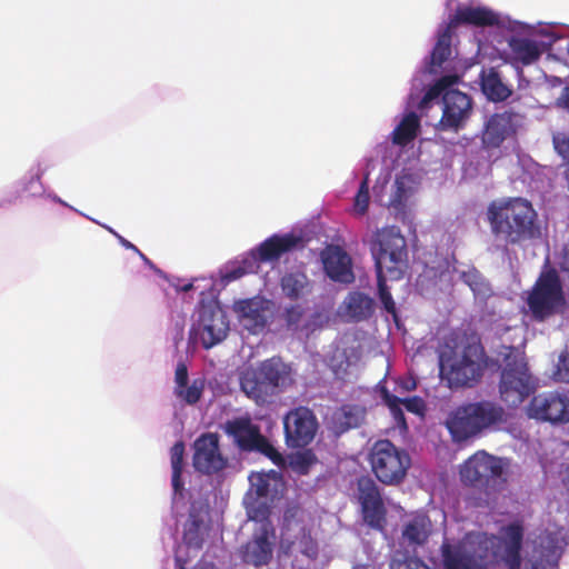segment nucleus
Returning a JSON list of instances; mask_svg holds the SVG:
<instances>
[{"label":"nucleus","instance_id":"obj_1","mask_svg":"<svg viewBox=\"0 0 569 569\" xmlns=\"http://www.w3.org/2000/svg\"><path fill=\"white\" fill-rule=\"evenodd\" d=\"M452 53L443 61L432 60V52L413 74L405 112L396 118L387 142L402 150L412 147L420 133V117L415 109L427 113L433 106L441 111L440 130L458 131L465 127L472 112L471 98L451 86L458 82L457 73H449Z\"/></svg>","mask_w":569,"mask_h":569},{"label":"nucleus","instance_id":"obj_2","mask_svg":"<svg viewBox=\"0 0 569 569\" xmlns=\"http://www.w3.org/2000/svg\"><path fill=\"white\" fill-rule=\"evenodd\" d=\"M459 24L489 27L493 36L491 42L496 44L506 42L509 57L516 63L532 64L543 53L541 38L538 34V22L527 23L486 6L469 2L458 4L453 13L449 14L448 22L439 27L437 42L432 49L433 61L441 62L452 53V36Z\"/></svg>","mask_w":569,"mask_h":569},{"label":"nucleus","instance_id":"obj_3","mask_svg":"<svg viewBox=\"0 0 569 569\" xmlns=\"http://www.w3.org/2000/svg\"><path fill=\"white\" fill-rule=\"evenodd\" d=\"M525 528L519 521L501 527L499 536L472 531L460 540L445 538L443 569H486L499 558L509 569L521 566Z\"/></svg>","mask_w":569,"mask_h":569},{"label":"nucleus","instance_id":"obj_4","mask_svg":"<svg viewBox=\"0 0 569 569\" xmlns=\"http://www.w3.org/2000/svg\"><path fill=\"white\" fill-rule=\"evenodd\" d=\"M487 216L492 233L507 243H519L541 236L537 212L527 199L493 201L488 207Z\"/></svg>","mask_w":569,"mask_h":569},{"label":"nucleus","instance_id":"obj_5","mask_svg":"<svg viewBox=\"0 0 569 569\" xmlns=\"http://www.w3.org/2000/svg\"><path fill=\"white\" fill-rule=\"evenodd\" d=\"M200 281L207 283L200 291L201 298L191 317L189 340L193 346H200L208 350L220 345L227 338L230 322L219 301L212 295L204 293V290L213 284L212 281L204 278ZM198 282L199 279H194L176 288L177 291L187 293L200 289Z\"/></svg>","mask_w":569,"mask_h":569},{"label":"nucleus","instance_id":"obj_6","mask_svg":"<svg viewBox=\"0 0 569 569\" xmlns=\"http://www.w3.org/2000/svg\"><path fill=\"white\" fill-rule=\"evenodd\" d=\"M293 383V371L279 357L262 361L257 368L246 369L240 375L241 390L257 405H266Z\"/></svg>","mask_w":569,"mask_h":569},{"label":"nucleus","instance_id":"obj_7","mask_svg":"<svg viewBox=\"0 0 569 569\" xmlns=\"http://www.w3.org/2000/svg\"><path fill=\"white\" fill-rule=\"evenodd\" d=\"M302 246V236L295 232L272 234L246 253L241 260L227 264L221 269L219 271L220 286L226 287L247 273H254L258 271L261 262H274L283 253Z\"/></svg>","mask_w":569,"mask_h":569},{"label":"nucleus","instance_id":"obj_8","mask_svg":"<svg viewBox=\"0 0 569 569\" xmlns=\"http://www.w3.org/2000/svg\"><path fill=\"white\" fill-rule=\"evenodd\" d=\"M376 271L387 273L390 280L400 279L408 267V248L398 227L377 229L369 240Z\"/></svg>","mask_w":569,"mask_h":569},{"label":"nucleus","instance_id":"obj_9","mask_svg":"<svg viewBox=\"0 0 569 569\" xmlns=\"http://www.w3.org/2000/svg\"><path fill=\"white\" fill-rule=\"evenodd\" d=\"M499 358L503 363L499 383L500 397L509 407H517L535 389L523 351L519 347L503 345Z\"/></svg>","mask_w":569,"mask_h":569},{"label":"nucleus","instance_id":"obj_10","mask_svg":"<svg viewBox=\"0 0 569 569\" xmlns=\"http://www.w3.org/2000/svg\"><path fill=\"white\" fill-rule=\"evenodd\" d=\"M503 415V409L490 401L467 403L449 415L446 426L453 441L460 442L501 422Z\"/></svg>","mask_w":569,"mask_h":569},{"label":"nucleus","instance_id":"obj_11","mask_svg":"<svg viewBox=\"0 0 569 569\" xmlns=\"http://www.w3.org/2000/svg\"><path fill=\"white\" fill-rule=\"evenodd\" d=\"M439 369L441 379L451 389L471 386L481 376L479 347L468 346L460 352L449 348L442 350Z\"/></svg>","mask_w":569,"mask_h":569},{"label":"nucleus","instance_id":"obj_12","mask_svg":"<svg viewBox=\"0 0 569 569\" xmlns=\"http://www.w3.org/2000/svg\"><path fill=\"white\" fill-rule=\"evenodd\" d=\"M369 460L377 479L386 485L401 482L411 463L409 455L389 440L377 441L370 450Z\"/></svg>","mask_w":569,"mask_h":569},{"label":"nucleus","instance_id":"obj_13","mask_svg":"<svg viewBox=\"0 0 569 569\" xmlns=\"http://www.w3.org/2000/svg\"><path fill=\"white\" fill-rule=\"evenodd\" d=\"M224 431L243 451H257L268 457L276 466L283 467L286 458L261 433L258 426L248 417L228 420Z\"/></svg>","mask_w":569,"mask_h":569},{"label":"nucleus","instance_id":"obj_14","mask_svg":"<svg viewBox=\"0 0 569 569\" xmlns=\"http://www.w3.org/2000/svg\"><path fill=\"white\" fill-rule=\"evenodd\" d=\"M563 303L560 279L556 271L541 273L527 298V305L537 320L555 315Z\"/></svg>","mask_w":569,"mask_h":569},{"label":"nucleus","instance_id":"obj_15","mask_svg":"<svg viewBox=\"0 0 569 569\" xmlns=\"http://www.w3.org/2000/svg\"><path fill=\"white\" fill-rule=\"evenodd\" d=\"M232 310L237 316L239 325L249 333H262L274 316V303L272 300L261 296L247 299H239L233 302Z\"/></svg>","mask_w":569,"mask_h":569},{"label":"nucleus","instance_id":"obj_16","mask_svg":"<svg viewBox=\"0 0 569 569\" xmlns=\"http://www.w3.org/2000/svg\"><path fill=\"white\" fill-rule=\"evenodd\" d=\"M506 467L507 461L505 459L485 451H478L463 463L460 476L466 483L485 486L489 485L490 481L505 480Z\"/></svg>","mask_w":569,"mask_h":569},{"label":"nucleus","instance_id":"obj_17","mask_svg":"<svg viewBox=\"0 0 569 569\" xmlns=\"http://www.w3.org/2000/svg\"><path fill=\"white\" fill-rule=\"evenodd\" d=\"M186 507L180 508V512L172 509L176 518L184 516L188 518L183 525V542L189 549L198 550L204 539L209 525V505L202 500H192L189 492H184ZM179 521V519H177Z\"/></svg>","mask_w":569,"mask_h":569},{"label":"nucleus","instance_id":"obj_18","mask_svg":"<svg viewBox=\"0 0 569 569\" xmlns=\"http://www.w3.org/2000/svg\"><path fill=\"white\" fill-rule=\"evenodd\" d=\"M420 184V173L411 169H403L396 174L395 181L390 187L389 198L385 204L397 218L405 220L415 204Z\"/></svg>","mask_w":569,"mask_h":569},{"label":"nucleus","instance_id":"obj_19","mask_svg":"<svg viewBox=\"0 0 569 569\" xmlns=\"http://www.w3.org/2000/svg\"><path fill=\"white\" fill-rule=\"evenodd\" d=\"M531 419L551 425L569 422V396L563 392L550 391L535 396L527 408Z\"/></svg>","mask_w":569,"mask_h":569},{"label":"nucleus","instance_id":"obj_20","mask_svg":"<svg viewBox=\"0 0 569 569\" xmlns=\"http://www.w3.org/2000/svg\"><path fill=\"white\" fill-rule=\"evenodd\" d=\"M276 532L272 523L254 528L251 538L240 549L243 563L260 568L268 566L273 557Z\"/></svg>","mask_w":569,"mask_h":569},{"label":"nucleus","instance_id":"obj_21","mask_svg":"<svg viewBox=\"0 0 569 569\" xmlns=\"http://www.w3.org/2000/svg\"><path fill=\"white\" fill-rule=\"evenodd\" d=\"M317 427L316 417L310 409L299 407L289 411L283 419L288 446L300 448L309 445L316 436Z\"/></svg>","mask_w":569,"mask_h":569},{"label":"nucleus","instance_id":"obj_22","mask_svg":"<svg viewBox=\"0 0 569 569\" xmlns=\"http://www.w3.org/2000/svg\"><path fill=\"white\" fill-rule=\"evenodd\" d=\"M523 114L512 108L501 113L492 114L486 122L482 141L489 148L499 147L507 138L516 133L522 126Z\"/></svg>","mask_w":569,"mask_h":569},{"label":"nucleus","instance_id":"obj_23","mask_svg":"<svg viewBox=\"0 0 569 569\" xmlns=\"http://www.w3.org/2000/svg\"><path fill=\"white\" fill-rule=\"evenodd\" d=\"M193 467L196 470L211 475L223 470L227 459L221 455L219 438L216 433L200 436L193 445Z\"/></svg>","mask_w":569,"mask_h":569},{"label":"nucleus","instance_id":"obj_24","mask_svg":"<svg viewBox=\"0 0 569 569\" xmlns=\"http://www.w3.org/2000/svg\"><path fill=\"white\" fill-rule=\"evenodd\" d=\"M320 258L326 276L332 281L347 284L355 280L351 258L339 246H327Z\"/></svg>","mask_w":569,"mask_h":569},{"label":"nucleus","instance_id":"obj_25","mask_svg":"<svg viewBox=\"0 0 569 569\" xmlns=\"http://www.w3.org/2000/svg\"><path fill=\"white\" fill-rule=\"evenodd\" d=\"M359 501L363 519L372 528H382L385 508L376 483L368 478L358 481Z\"/></svg>","mask_w":569,"mask_h":569},{"label":"nucleus","instance_id":"obj_26","mask_svg":"<svg viewBox=\"0 0 569 569\" xmlns=\"http://www.w3.org/2000/svg\"><path fill=\"white\" fill-rule=\"evenodd\" d=\"M359 501L363 519L372 528H382L385 508L376 483L368 478L358 481Z\"/></svg>","mask_w":569,"mask_h":569},{"label":"nucleus","instance_id":"obj_27","mask_svg":"<svg viewBox=\"0 0 569 569\" xmlns=\"http://www.w3.org/2000/svg\"><path fill=\"white\" fill-rule=\"evenodd\" d=\"M289 513L290 510L284 513L282 543L291 553L299 552L308 558H315L318 551L316 541L303 526L290 520Z\"/></svg>","mask_w":569,"mask_h":569},{"label":"nucleus","instance_id":"obj_28","mask_svg":"<svg viewBox=\"0 0 569 569\" xmlns=\"http://www.w3.org/2000/svg\"><path fill=\"white\" fill-rule=\"evenodd\" d=\"M543 52H549L557 60L569 58V27L559 23L538 22Z\"/></svg>","mask_w":569,"mask_h":569},{"label":"nucleus","instance_id":"obj_29","mask_svg":"<svg viewBox=\"0 0 569 569\" xmlns=\"http://www.w3.org/2000/svg\"><path fill=\"white\" fill-rule=\"evenodd\" d=\"M452 272L459 278V280L469 287L477 305H485L493 295L490 282L473 266L457 262L452 267Z\"/></svg>","mask_w":569,"mask_h":569},{"label":"nucleus","instance_id":"obj_30","mask_svg":"<svg viewBox=\"0 0 569 569\" xmlns=\"http://www.w3.org/2000/svg\"><path fill=\"white\" fill-rule=\"evenodd\" d=\"M375 311V300L361 292H349L339 307L338 313L347 321L360 322L369 319Z\"/></svg>","mask_w":569,"mask_h":569},{"label":"nucleus","instance_id":"obj_31","mask_svg":"<svg viewBox=\"0 0 569 569\" xmlns=\"http://www.w3.org/2000/svg\"><path fill=\"white\" fill-rule=\"evenodd\" d=\"M183 455L184 445L177 442L171 448V486H172V508L176 512H180V508L186 507L184 492H189L184 489V481L182 478L183 471Z\"/></svg>","mask_w":569,"mask_h":569},{"label":"nucleus","instance_id":"obj_32","mask_svg":"<svg viewBox=\"0 0 569 569\" xmlns=\"http://www.w3.org/2000/svg\"><path fill=\"white\" fill-rule=\"evenodd\" d=\"M479 82L481 92L489 101L502 102L512 94V88L496 68H482Z\"/></svg>","mask_w":569,"mask_h":569},{"label":"nucleus","instance_id":"obj_33","mask_svg":"<svg viewBox=\"0 0 569 569\" xmlns=\"http://www.w3.org/2000/svg\"><path fill=\"white\" fill-rule=\"evenodd\" d=\"M452 273L448 261H441L437 267H425V270L418 278V286L426 291L447 292L451 289Z\"/></svg>","mask_w":569,"mask_h":569},{"label":"nucleus","instance_id":"obj_34","mask_svg":"<svg viewBox=\"0 0 569 569\" xmlns=\"http://www.w3.org/2000/svg\"><path fill=\"white\" fill-rule=\"evenodd\" d=\"M280 286L283 296L290 300H303L313 292V282L301 270L286 272Z\"/></svg>","mask_w":569,"mask_h":569},{"label":"nucleus","instance_id":"obj_35","mask_svg":"<svg viewBox=\"0 0 569 569\" xmlns=\"http://www.w3.org/2000/svg\"><path fill=\"white\" fill-rule=\"evenodd\" d=\"M431 531V521L423 512H418L411 516L402 528L403 543L409 547L416 548L423 545Z\"/></svg>","mask_w":569,"mask_h":569},{"label":"nucleus","instance_id":"obj_36","mask_svg":"<svg viewBox=\"0 0 569 569\" xmlns=\"http://www.w3.org/2000/svg\"><path fill=\"white\" fill-rule=\"evenodd\" d=\"M271 498H260L246 493L243 505L246 507L248 519L256 523L254 528H261L266 523H271L269 520Z\"/></svg>","mask_w":569,"mask_h":569},{"label":"nucleus","instance_id":"obj_37","mask_svg":"<svg viewBox=\"0 0 569 569\" xmlns=\"http://www.w3.org/2000/svg\"><path fill=\"white\" fill-rule=\"evenodd\" d=\"M250 489L247 493H252L260 498H271V486L276 488L279 482V472L270 470L269 472H252L249 476Z\"/></svg>","mask_w":569,"mask_h":569},{"label":"nucleus","instance_id":"obj_38","mask_svg":"<svg viewBox=\"0 0 569 569\" xmlns=\"http://www.w3.org/2000/svg\"><path fill=\"white\" fill-rule=\"evenodd\" d=\"M360 359V351L355 348H345L338 346L330 359L331 369L338 375L340 372H346L349 367L355 366Z\"/></svg>","mask_w":569,"mask_h":569},{"label":"nucleus","instance_id":"obj_39","mask_svg":"<svg viewBox=\"0 0 569 569\" xmlns=\"http://www.w3.org/2000/svg\"><path fill=\"white\" fill-rule=\"evenodd\" d=\"M365 411L357 406H345L335 412V421L339 432L358 427L363 420Z\"/></svg>","mask_w":569,"mask_h":569},{"label":"nucleus","instance_id":"obj_40","mask_svg":"<svg viewBox=\"0 0 569 569\" xmlns=\"http://www.w3.org/2000/svg\"><path fill=\"white\" fill-rule=\"evenodd\" d=\"M42 173L43 171L39 164L37 168H31L29 172L18 181V192L28 193L31 197L43 196L44 188L41 182Z\"/></svg>","mask_w":569,"mask_h":569},{"label":"nucleus","instance_id":"obj_41","mask_svg":"<svg viewBox=\"0 0 569 569\" xmlns=\"http://www.w3.org/2000/svg\"><path fill=\"white\" fill-rule=\"evenodd\" d=\"M281 317L289 331L303 335L306 312L300 305L286 307Z\"/></svg>","mask_w":569,"mask_h":569},{"label":"nucleus","instance_id":"obj_42","mask_svg":"<svg viewBox=\"0 0 569 569\" xmlns=\"http://www.w3.org/2000/svg\"><path fill=\"white\" fill-rule=\"evenodd\" d=\"M390 279L387 273L377 272V284H378V297L382 305V308L389 313L395 322L398 325V312L396 303L387 286V280Z\"/></svg>","mask_w":569,"mask_h":569},{"label":"nucleus","instance_id":"obj_43","mask_svg":"<svg viewBox=\"0 0 569 569\" xmlns=\"http://www.w3.org/2000/svg\"><path fill=\"white\" fill-rule=\"evenodd\" d=\"M370 202L368 174L361 181L355 196L352 213L356 217H362L367 213Z\"/></svg>","mask_w":569,"mask_h":569},{"label":"nucleus","instance_id":"obj_44","mask_svg":"<svg viewBox=\"0 0 569 569\" xmlns=\"http://www.w3.org/2000/svg\"><path fill=\"white\" fill-rule=\"evenodd\" d=\"M390 569H430L422 560L396 553L390 561Z\"/></svg>","mask_w":569,"mask_h":569},{"label":"nucleus","instance_id":"obj_45","mask_svg":"<svg viewBox=\"0 0 569 569\" xmlns=\"http://www.w3.org/2000/svg\"><path fill=\"white\" fill-rule=\"evenodd\" d=\"M382 399L390 409V412L397 423L406 425L405 413L402 411L401 398L391 395L387 389L382 390Z\"/></svg>","mask_w":569,"mask_h":569},{"label":"nucleus","instance_id":"obj_46","mask_svg":"<svg viewBox=\"0 0 569 569\" xmlns=\"http://www.w3.org/2000/svg\"><path fill=\"white\" fill-rule=\"evenodd\" d=\"M328 321L329 315L326 311H315L306 316L303 336H310L316 330L322 328Z\"/></svg>","mask_w":569,"mask_h":569},{"label":"nucleus","instance_id":"obj_47","mask_svg":"<svg viewBox=\"0 0 569 569\" xmlns=\"http://www.w3.org/2000/svg\"><path fill=\"white\" fill-rule=\"evenodd\" d=\"M178 398H181L189 405L196 403L202 393V383L194 380L191 386L176 388L174 390Z\"/></svg>","mask_w":569,"mask_h":569},{"label":"nucleus","instance_id":"obj_48","mask_svg":"<svg viewBox=\"0 0 569 569\" xmlns=\"http://www.w3.org/2000/svg\"><path fill=\"white\" fill-rule=\"evenodd\" d=\"M558 382H569V340L566 343L563 352L559 357L557 370L553 373Z\"/></svg>","mask_w":569,"mask_h":569},{"label":"nucleus","instance_id":"obj_49","mask_svg":"<svg viewBox=\"0 0 569 569\" xmlns=\"http://www.w3.org/2000/svg\"><path fill=\"white\" fill-rule=\"evenodd\" d=\"M400 403L410 412L420 415L423 411V401L418 397L403 398Z\"/></svg>","mask_w":569,"mask_h":569},{"label":"nucleus","instance_id":"obj_50","mask_svg":"<svg viewBox=\"0 0 569 569\" xmlns=\"http://www.w3.org/2000/svg\"><path fill=\"white\" fill-rule=\"evenodd\" d=\"M176 388L186 387L188 383V369L183 363H179L174 375Z\"/></svg>","mask_w":569,"mask_h":569},{"label":"nucleus","instance_id":"obj_51","mask_svg":"<svg viewBox=\"0 0 569 569\" xmlns=\"http://www.w3.org/2000/svg\"><path fill=\"white\" fill-rule=\"evenodd\" d=\"M43 196H46L48 199L52 200L53 202H57V203H59V204H61V206H63V207H67V208H69V209H71V210H73V211L78 212L79 214H81V216H83V217H86V218H88V219L92 220L93 222L99 223L97 220H94V219H92V218H90V217L86 216L84 213L80 212L79 210H77L76 208H73V207H72V206H70L69 203H67L64 200H62V199H61L60 197H58L56 193H52V192H48V193H46V192H44V194H43Z\"/></svg>","mask_w":569,"mask_h":569},{"label":"nucleus","instance_id":"obj_52","mask_svg":"<svg viewBox=\"0 0 569 569\" xmlns=\"http://www.w3.org/2000/svg\"><path fill=\"white\" fill-rule=\"evenodd\" d=\"M558 103L569 111V87L563 88L561 96L558 99Z\"/></svg>","mask_w":569,"mask_h":569},{"label":"nucleus","instance_id":"obj_53","mask_svg":"<svg viewBox=\"0 0 569 569\" xmlns=\"http://www.w3.org/2000/svg\"><path fill=\"white\" fill-rule=\"evenodd\" d=\"M114 237L118 239V241L120 242V244L122 247H124L126 249H130V250H133L134 252H139V249L133 244L131 243L130 241H128L127 239H124L121 234H119L118 232H114Z\"/></svg>","mask_w":569,"mask_h":569},{"label":"nucleus","instance_id":"obj_54","mask_svg":"<svg viewBox=\"0 0 569 569\" xmlns=\"http://www.w3.org/2000/svg\"><path fill=\"white\" fill-rule=\"evenodd\" d=\"M561 267L565 270H569V243L563 247Z\"/></svg>","mask_w":569,"mask_h":569},{"label":"nucleus","instance_id":"obj_55","mask_svg":"<svg viewBox=\"0 0 569 569\" xmlns=\"http://www.w3.org/2000/svg\"><path fill=\"white\" fill-rule=\"evenodd\" d=\"M139 254V257L143 260V262L152 270H154V272H157L158 274H162V271L160 269H158L153 262L148 259V257H146V254H143L140 250L139 252H137Z\"/></svg>","mask_w":569,"mask_h":569},{"label":"nucleus","instance_id":"obj_56","mask_svg":"<svg viewBox=\"0 0 569 569\" xmlns=\"http://www.w3.org/2000/svg\"><path fill=\"white\" fill-rule=\"evenodd\" d=\"M193 569H218L212 562L200 560Z\"/></svg>","mask_w":569,"mask_h":569},{"label":"nucleus","instance_id":"obj_57","mask_svg":"<svg viewBox=\"0 0 569 569\" xmlns=\"http://www.w3.org/2000/svg\"><path fill=\"white\" fill-rule=\"evenodd\" d=\"M401 388H403L407 391H410L416 388V382L411 379H408L405 382H402Z\"/></svg>","mask_w":569,"mask_h":569},{"label":"nucleus","instance_id":"obj_58","mask_svg":"<svg viewBox=\"0 0 569 569\" xmlns=\"http://www.w3.org/2000/svg\"><path fill=\"white\" fill-rule=\"evenodd\" d=\"M176 567H177V569H184V563L182 562L180 551H178L176 555Z\"/></svg>","mask_w":569,"mask_h":569},{"label":"nucleus","instance_id":"obj_59","mask_svg":"<svg viewBox=\"0 0 569 569\" xmlns=\"http://www.w3.org/2000/svg\"><path fill=\"white\" fill-rule=\"evenodd\" d=\"M104 229H107L110 233H112L114 236V232H117L116 230H113L111 227L109 226H106V224H101Z\"/></svg>","mask_w":569,"mask_h":569},{"label":"nucleus","instance_id":"obj_60","mask_svg":"<svg viewBox=\"0 0 569 569\" xmlns=\"http://www.w3.org/2000/svg\"><path fill=\"white\" fill-rule=\"evenodd\" d=\"M353 569H368V568L366 566L359 565V566H356Z\"/></svg>","mask_w":569,"mask_h":569},{"label":"nucleus","instance_id":"obj_61","mask_svg":"<svg viewBox=\"0 0 569 569\" xmlns=\"http://www.w3.org/2000/svg\"><path fill=\"white\" fill-rule=\"evenodd\" d=\"M515 331L521 333L522 329L521 328H516Z\"/></svg>","mask_w":569,"mask_h":569}]
</instances>
